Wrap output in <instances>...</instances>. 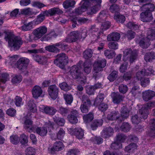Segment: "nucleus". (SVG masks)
Instances as JSON below:
<instances>
[{"mask_svg":"<svg viewBox=\"0 0 155 155\" xmlns=\"http://www.w3.org/2000/svg\"><path fill=\"white\" fill-rule=\"evenodd\" d=\"M78 115V113L77 110H72L71 113L68 116V120L71 123L75 124L78 122L77 117Z\"/></svg>","mask_w":155,"mask_h":155,"instance_id":"nucleus-17","label":"nucleus"},{"mask_svg":"<svg viewBox=\"0 0 155 155\" xmlns=\"http://www.w3.org/2000/svg\"><path fill=\"white\" fill-rule=\"evenodd\" d=\"M155 8V6L153 4L148 3L143 4L142 6H140V11H143L151 12L154 11Z\"/></svg>","mask_w":155,"mask_h":155,"instance_id":"nucleus-20","label":"nucleus"},{"mask_svg":"<svg viewBox=\"0 0 155 155\" xmlns=\"http://www.w3.org/2000/svg\"><path fill=\"white\" fill-rule=\"evenodd\" d=\"M107 16V12L105 11H101L97 17V20L99 22H102L105 21Z\"/></svg>","mask_w":155,"mask_h":155,"instance_id":"nucleus-38","label":"nucleus"},{"mask_svg":"<svg viewBox=\"0 0 155 155\" xmlns=\"http://www.w3.org/2000/svg\"><path fill=\"white\" fill-rule=\"evenodd\" d=\"M94 3V5L91 7L90 8L91 14L95 13L101 8V3L97 2Z\"/></svg>","mask_w":155,"mask_h":155,"instance_id":"nucleus-36","label":"nucleus"},{"mask_svg":"<svg viewBox=\"0 0 155 155\" xmlns=\"http://www.w3.org/2000/svg\"><path fill=\"white\" fill-rule=\"evenodd\" d=\"M25 153L26 155H35V150L33 148L29 147L26 149Z\"/></svg>","mask_w":155,"mask_h":155,"instance_id":"nucleus-63","label":"nucleus"},{"mask_svg":"<svg viewBox=\"0 0 155 155\" xmlns=\"http://www.w3.org/2000/svg\"><path fill=\"white\" fill-rule=\"evenodd\" d=\"M28 108L31 112L34 113L36 111V106L33 101H28Z\"/></svg>","mask_w":155,"mask_h":155,"instance_id":"nucleus-41","label":"nucleus"},{"mask_svg":"<svg viewBox=\"0 0 155 155\" xmlns=\"http://www.w3.org/2000/svg\"><path fill=\"white\" fill-rule=\"evenodd\" d=\"M31 92L33 97L37 99L41 96L43 91L40 87L36 85L33 87Z\"/></svg>","mask_w":155,"mask_h":155,"instance_id":"nucleus-21","label":"nucleus"},{"mask_svg":"<svg viewBox=\"0 0 155 155\" xmlns=\"http://www.w3.org/2000/svg\"><path fill=\"white\" fill-rule=\"evenodd\" d=\"M121 130L125 132L129 131L131 129L130 124L128 123H123L120 127Z\"/></svg>","mask_w":155,"mask_h":155,"instance_id":"nucleus-47","label":"nucleus"},{"mask_svg":"<svg viewBox=\"0 0 155 155\" xmlns=\"http://www.w3.org/2000/svg\"><path fill=\"white\" fill-rule=\"evenodd\" d=\"M5 39L8 42L9 46L15 50H18L23 44L20 37L15 36L11 32L6 33Z\"/></svg>","mask_w":155,"mask_h":155,"instance_id":"nucleus-1","label":"nucleus"},{"mask_svg":"<svg viewBox=\"0 0 155 155\" xmlns=\"http://www.w3.org/2000/svg\"><path fill=\"white\" fill-rule=\"evenodd\" d=\"M72 134L75 136L78 139H82L84 136V131L81 128H75L72 130Z\"/></svg>","mask_w":155,"mask_h":155,"instance_id":"nucleus-26","label":"nucleus"},{"mask_svg":"<svg viewBox=\"0 0 155 155\" xmlns=\"http://www.w3.org/2000/svg\"><path fill=\"white\" fill-rule=\"evenodd\" d=\"M65 134V132L62 128H60L57 134V138L61 140L62 139Z\"/></svg>","mask_w":155,"mask_h":155,"instance_id":"nucleus-58","label":"nucleus"},{"mask_svg":"<svg viewBox=\"0 0 155 155\" xmlns=\"http://www.w3.org/2000/svg\"><path fill=\"white\" fill-rule=\"evenodd\" d=\"M68 62V57L64 53H61L58 54L56 58L54 61V63L62 69H64L65 65Z\"/></svg>","mask_w":155,"mask_h":155,"instance_id":"nucleus-5","label":"nucleus"},{"mask_svg":"<svg viewBox=\"0 0 155 155\" xmlns=\"http://www.w3.org/2000/svg\"><path fill=\"white\" fill-rule=\"evenodd\" d=\"M147 37L151 40L155 39V30L149 29L147 31Z\"/></svg>","mask_w":155,"mask_h":155,"instance_id":"nucleus-51","label":"nucleus"},{"mask_svg":"<svg viewBox=\"0 0 155 155\" xmlns=\"http://www.w3.org/2000/svg\"><path fill=\"white\" fill-rule=\"evenodd\" d=\"M104 54L108 58H112L115 55L114 51L110 50H105Z\"/></svg>","mask_w":155,"mask_h":155,"instance_id":"nucleus-49","label":"nucleus"},{"mask_svg":"<svg viewBox=\"0 0 155 155\" xmlns=\"http://www.w3.org/2000/svg\"><path fill=\"white\" fill-rule=\"evenodd\" d=\"M106 61L104 58H102L95 61L93 65V77L95 79L99 78L101 76V73L99 72L102 71L103 68L106 65Z\"/></svg>","mask_w":155,"mask_h":155,"instance_id":"nucleus-3","label":"nucleus"},{"mask_svg":"<svg viewBox=\"0 0 155 155\" xmlns=\"http://www.w3.org/2000/svg\"><path fill=\"white\" fill-rule=\"evenodd\" d=\"M10 139L11 142L13 144H16L19 142V138L17 135H12Z\"/></svg>","mask_w":155,"mask_h":155,"instance_id":"nucleus-56","label":"nucleus"},{"mask_svg":"<svg viewBox=\"0 0 155 155\" xmlns=\"http://www.w3.org/2000/svg\"><path fill=\"white\" fill-rule=\"evenodd\" d=\"M139 74L137 72H136L135 75L134 77V81L135 82L137 81H140V84L141 86L144 87H145L148 85L150 83V81L149 78H143L144 76H140V77Z\"/></svg>","mask_w":155,"mask_h":155,"instance_id":"nucleus-9","label":"nucleus"},{"mask_svg":"<svg viewBox=\"0 0 155 155\" xmlns=\"http://www.w3.org/2000/svg\"><path fill=\"white\" fill-rule=\"evenodd\" d=\"M107 118L109 120H116L119 123H120L119 113L117 111H113L111 112L107 115Z\"/></svg>","mask_w":155,"mask_h":155,"instance_id":"nucleus-24","label":"nucleus"},{"mask_svg":"<svg viewBox=\"0 0 155 155\" xmlns=\"http://www.w3.org/2000/svg\"><path fill=\"white\" fill-rule=\"evenodd\" d=\"M71 76L74 79H76L82 74L78 67L76 65L72 66L69 71Z\"/></svg>","mask_w":155,"mask_h":155,"instance_id":"nucleus-16","label":"nucleus"},{"mask_svg":"<svg viewBox=\"0 0 155 155\" xmlns=\"http://www.w3.org/2000/svg\"><path fill=\"white\" fill-rule=\"evenodd\" d=\"M154 71L153 66H150L147 69L145 68L140 69L136 72L139 73L138 74L140 77V76H150L153 74Z\"/></svg>","mask_w":155,"mask_h":155,"instance_id":"nucleus-13","label":"nucleus"},{"mask_svg":"<svg viewBox=\"0 0 155 155\" xmlns=\"http://www.w3.org/2000/svg\"><path fill=\"white\" fill-rule=\"evenodd\" d=\"M144 58L147 62L152 61L153 60L155 59V53L151 52L146 53Z\"/></svg>","mask_w":155,"mask_h":155,"instance_id":"nucleus-32","label":"nucleus"},{"mask_svg":"<svg viewBox=\"0 0 155 155\" xmlns=\"http://www.w3.org/2000/svg\"><path fill=\"white\" fill-rule=\"evenodd\" d=\"M15 103L16 105L18 107H20L23 104L22 99L21 97L17 96L14 99Z\"/></svg>","mask_w":155,"mask_h":155,"instance_id":"nucleus-59","label":"nucleus"},{"mask_svg":"<svg viewBox=\"0 0 155 155\" xmlns=\"http://www.w3.org/2000/svg\"><path fill=\"white\" fill-rule=\"evenodd\" d=\"M116 141L120 143L124 142L127 138V137L124 134L119 133L116 136Z\"/></svg>","mask_w":155,"mask_h":155,"instance_id":"nucleus-45","label":"nucleus"},{"mask_svg":"<svg viewBox=\"0 0 155 155\" xmlns=\"http://www.w3.org/2000/svg\"><path fill=\"white\" fill-rule=\"evenodd\" d=\"M113 133V129L111 127H108L104 128L101 132V134L102 137L107 138L111 136Z\"/></svg>","mask_w":155,"mask_h":155,"instance_id":"nucleus-23","label":"nucleus"},{"mask_svg":"<svg viewBox=\"0 0 155 155\" xmlns=\"http://www.w3.org/2000/svg\"><path fill=\"white\" fill-rule=\"evenodd\" d=\"M75 1L71 0H67L65 1L63 4V5L65 8L67 9L70 7H72L75 4Z\"/></svg>","mask_w":155,"mask_h":155,"instance_id":"nucleus-40","label":"nucleus"},{"mask_svg":"<svg viewBox=\"0 0 155 155\" xmlns=\"http://www.w3.org/2000/svg\"><path fill=\"white\" fill-rule=\"evenodd\" d=\"M90 31L92 32L93 35H95V37L96 38V39L94 41H96L97 39H99V36L100 35L103 34L102 32L100 31L97 33V32L99 31V29L97 28L96 27L95 25H93L91 26V27L90 30Z\"/></svg>","mask_w":155,"mask_h":155,"instance_id":"nucleus-29","label":"nucleus"},{"mask_svg":"<svg viewBox=\"0 0 155 155\" xmlns=\"http://www.w3.org/2000/svg\"><path fill=\"white\" fill-rule=\"evenodd\" d=\"M113 102L114 104H118L123 101L124 98V96L120 94L118 92H113L111 95Z\"/></svg>","mask_w":155,"mask_h":155,"instance_id":"nucleus-18","label":"nucleus"},{"mask_svg":"<svg viewBox=\"0 0 155 155\" xmlns=\"http://www.w3.org/2000/svg\"><path fill=\"white\" fill-rule=\"evenodd\" d=\"M93 118V114L91 113H89L88 114L84 115L83 117L84 121L86 124L91 121Z\"/></svg>","mask_w":155,"mask_h":155,"instance_id":"nucleus-46","label":"nucleus"},{"mask_svg":"<svg viewBox=\"0 0 155 155\" xmlns=\"http://www.w3.org/2000/svg\"><path fill=\"white\" fill-rule=\"evenodd\" d=\"M114 18L118 23H123L125 20V16L119 14H115Z\"/></svg>","mask_w":155,"mask_h":155,"instance_id":"nucleus-37","label":"nucleus"},{"mask_svg":"<svg viewBox=\"0 0 155 155\" xmlns=\"http://www.w3.org/2000/svg\"><path fill=\"white\" fill-rule=\"evenodd\" d=\"M129 112L130 110L126 106H123L121 108L120 115H119L120 122H121L128 117Z\"/></svg>","mask_w":155,"mask_h":155,"instance_id":"nucleus-11","label":"nucleus"},{"mask_svg":"<svg viewBox=\"0 0 155 155\" xmlns=\"http://www.w3.org/2000/svg\"><path fill=\"white\" fill-rule=\"evenodd\" d=\"M43 111L46 114L53 115L56 112L57 110L53 107L46 106L44 107Z\"/></svg>","mask_w":155,"mask_h":155,"instance_id":"nucleus-30","label":"nucleus"},{"mask_svg":"<svg viewBox=\"0 0 155 155\" xmlns=\"http://www.w3.org/2000/svg\"><path fill=\"white\" fill-rule=\"evenodd\" d=\"M29 62V60L28 58H23L19 59L17 63V68L26 76L28 74L27 67Z\"/></svg>","mask_w":155,"mask_h":155,"instance_id":"nucleus-6","label":"nucleus"},{"mask_svg":"<svg viewBox=\"0 0 155 155\" xmlns=\"http://www.w3.org/2000/svg\"><path fill=\"white\" fill-rule=\"evenodd\" d=\"M155 97V92L148 90L145 91L142 93V97L144 101H148Z\"/></svg>","mask_w":155,"mask_h":155,"instance_id":"nucleus-14","label":"nucleus"},{"mask_svg":"<svg viewBox=\"0 0 155 155\" xmlns=\"http://www.w3.org/2000/svg\"><path fill=\"white\" fill-rule=\"evenodd\" d=\"M122 146L121 143L116 141L111 144L110 147L113 150H118L122 148Z\"/></svg>","mask_w":155,"mask_h":155,"instance_id":"nucleus-54","label":"nucleus"},{"mask_svg":"<svg viewBox=\"0 0 155 155\" xmlns=\"http://www.w3.org/2000/svg\"><path fill=\"white\" fill-rule=\"evenodd\" d=\"M34 132L36 133L41 136H44L46 135L47 133V130L46 128L45 127H35Z\"/></svg>","mask_w":155,"mask_h":155,"instance_id":"nucleus-28","label":"nucleus"},{"mask_svg":"<svg viewBox=\"0 0 155 155\" xmlns=\"http://www.w3.org/2000/svg\"><path fill=\"white\" fill-rule=\"evenodd\" d=\"M64 147V144L61 141L56 142L54 143L53 147L50 149L49 151L52 153L55 151H59L62 150Z\"/></svg>","mask_w":155,"mask_h":155,"instance_id":"nucleus-22","label":"nucleus"},{"mask_svg":"<svg viewBox=\"0 0 155 155\" xmlns=\"http://www.w3.org/2000/svg\"><path fill=\"white\" fill-rule=\"evenodd\" d=\"M120 34L117 32H113L109 35L107 39L108 41H117L120 39Z\"/></svg>","mask_w":155,"mask_h":155,"instance_id":"nucleus-27","label":"nucleus"},{"mask_svg":"<svg viewBox=\"0 0 155 155\" xmlns=\"http://www.w3.org/2000/svg\"><path fill=\"white\" fill-rule=\"evenodd\" d=\"M90 105L82 104L80 106V109L83 113H87L88 111L89 107Z\"/></svg>","mask_w":155,"mask_h":155,"instance_id":"nucleus-62","label":"nucleus"},{"mask_svg":"<svg viewBox=\"0 0 155 155\" xmlns=\"http://www.w3.org/2000/svg\"><path fill=\"white\" fill-rule=\"evenodd\" d=\"M140 20L143 22H149L153 20V17L151 12L144 11L140 13Z\"/></svg>","mask_w":155,"mask_h":155,"instance_id":"nucleus-15","label":"nucleus"},{"mask_svg":"<svg viewBox=\"0 0 155 155\" xmlns=\"http://www.w3.org/2000/svg\"><path fill=\"white\" fill-rule=\"evenodd\" d=\"M67 45H65L62 42H60L56 43L52 45H49L45 47L46 50L50 52L57 53L59 52L60 50L57 47L61 48L62 50H64L67 47Z\"/></svg>","mask_w":155,"mask_h":155,"instance_id":"nucleus-8","label":"nucleus"},{"mask_svg":"<svg viewBox=\"0 0 155 155\" xmlns=\"http://www.w3.org/2000/svg\"><path fill=\"white\" fill-rule=\"evenodd\" d=\"M32 124V120L30 119H26L24 122V128L29 132H34L35 127L33 126Z\"/></svg>","mask_w":155,"mask_h":155,"instance_id":"nucleus-19","label":"nucleus"},{"mask_svg":"<svg viewBox=\"0 0 155 155\" xmlns=\"http://www.w3.org/2000/svg\"><path fill=\"white\" fill-rule=\"evenodd\" d=\"M93 54V52L91 49H88L86 50L83 53L84 57L86 59H88L91 58Z\"/></svg>","mask_w":155,"mask_h":155,"instance_id":"nucleus-48","label":"nucleus"},{"mask_svg":"<svg viewBox=\"0 0 155 155\" xmlns=\"http://www.w3.org/2000/svg\"><path fill=\"white\" fill-rule=\"evenodd\" d=\"M147 37L143 38L140 39L139 40V45L143 48H147L150 45V40H151L147 37Z\"/></svg>","mask_w":155,"mask_h":155,"instance_id":"nucleus-25","label":"nucleus"},{"mask_svg":"<svg viewBox=\"0 0 155 155\" xmlns=\"http://www.w3.org/2000/svg\"><path fill=\"white\" fill-rule=\"evenodd\" d=\"M59 112L63 116H65L69 112L70 110L68 108L61 107L59 108Z\"/></svg>","mask_w":155,"mask_h":155,"instance_id":"nucleus-57","label":"nucleus"},{"mask_svg":"<svg viewBox=\"0 0 155 155\" xmlns=\"http://www.w3.org/2000/svg\"><path fill=\"white\" fill-rule=\"evenodd\" d=\"M137 145L136 144L132 143L125 147L124 150L125 151L130 153L133 152L134 150L137 149Z\"/></svg>","mask_w":155,"mask_h":155,"instance_id":"nucleus-35","label":"nucleus"},{"mask_svg":"<svg viewBox=\"0 0 155 155\" xmlns=\"http://www.w3.org/2000/svg\"><path fill=\"white\" fill-rule=\"evenodd\" d=\"M9 79V75L6 73H3L2 74L1 78V81L3 83H5Z\"/></svg>","mask_w":155,"mask_h":155,"instance_id":"nucleus-64","label":"nucleus"},{"mask_svg":"<svg viewBox=\"0 0 155 155\" xmlns=\"http://www.w3.org/2000/svg\"><path fill=\"white\" fill-rule=\"evenodd\" d=\"M128 87L126 85L121 84L119 86V90L120 92L125 94L128 90Z\"/></svg>","mask_w":155,"mask_h":155,"instance_id":"nucleus-60","label":"nucleus"},{"mask_svg":"<svg viewBox=\"0 0 155 155\" xmlns=\"http://www.w3.org/2000/svg\"><path fill=\"white\" fill-rule=\"evenodd\" d=\"M33 59L39 64H43L45 63L47 61L46 58L39 56L36 54L33 55Z\"/></svg>","mask_w":155,"mask_h":155,"instance_id":"nucleus-31","label":"nucleus"},{"mask_svg":"<svg viewBox=\"0 0 155 155\" xmlns=\"http://www.w3.org/2000/svg\"><path fill=\"white\" fill-rule=\"evenodd\" d=\"M103 123V120L101 119L95 120L91 124V128L93 130H95L98 126L101 125Z\"/></svg>","mask_w":155,"mask_h":155,"instance_id":"nucleus-39","label":"nucleus"},{"mask_svg":"<svg viewBox=\"0 0 155 155\" xmlns=\"http://www.w3.org/2000/svg\"><path fill=\"white\" fill-rule=\"evenodd\" d=\"M87 31L84 30L80 32L78 31L71 32L65 39L66 42L69 43L75 42L81 38H84L87 35Z\"/></svg>","mask_w":155,"mask_h":155,"instance_id":"nucleus-4","label":"nucleus"},{"mask_svg":"<svg viewBox=\"0 0 155 155\" xmlns=\"http://www.w3.org/2000/svg\"><path fill=\"white\" fill-rule=\"evenodd\" d=\"M64 99L67 104H70L73 100V97L72 95L68 94H64Z\"/></svg>","mask_w":155,"mask_h":155,"instance_id":"nucleus-53","label":"nucleus"},{"mask_svg":"<svg viewBox=\"0 0 155 155\" xmlns=\"http://www.w3.org/2000/svg\"><path fill=\"white\" fill-rule=\"evenodd\" d=\"M124 55L123 57V60L124 61L127 60V58H126L128 56L130 55L132 53L134 52V51H132V50L130 48H127L125 50L123 51Z\"/></svg>","mask_w":155,"mask_h":155,"instance_id":"nucleus-52","label":"nucleus"},{"mask_svg":"<svg viewBox=\"0 0 155 155\" xmlns=\"http://www.w3.org/2000/svg\"><path fill=\"white\" fill-rule=\"evenodd\" d=\"M81 99L83 102L82 104L90 105L91 102L88 96L85 94L83 95Z\"/></svg>","mask_w":155,"mask_h":155,"instance_id":"nucleus-50","label":"nucleus"},{"mask_svg":"<svg viewBox=\"0 0 155 155\" xmlns=\"http://www.w3.org/2000/svg\"><path fill=\"white\" fill-rule=\"evenodd\" d=\"M22 80V77L20 75H16L13 77L12 80V82L14 84L20 83Z\"/></svg>","mask_w":155,"mask_h":155,"instance_id":"nucleus-55","label":"nucleus"},{"mask_svg":"<svg viewBox=\"0 0 155 155\" xmlns=\"http://www.w3.org/2000/svg\"><path fill=\"white\" fill-rule=\"evenodd\" d=\"M28 136L24 134H22L19 138V141L22 144L25 145L28 142Z\"/></svg>","mask_w":155,"mask_h":155,"instance_id":"nucleus-42","label":"nucleus"},{"mask_svg":"<svg viewBox=\"0 0 155 155\" xmlns=\"http://www.w3.org/2000/svg\"><path fill=\"white\" fill-rule=\"evenodd\" d=\"M33 25L32 22L24 24L21 27V30L24 31L31 30L33 28Z\"/></svg>","mask_w":155,"mask_h":155,"instance_id":"nucleus-43","label":"nucleus"},{"mask_svg":"<svg viewBox=\"0 0 155 155\" xmlns=\"http://www.w3.org/2000/svg\"><path fill=\"white\" fill-rule=\"evenodd\" d=\"M155 105V103L150 102L143 105L139 111V113L140 114V118L144 119H146L149 114V110L154 107Z\"/></svg>","mask_w":155,"mask_h":155,"instance_id":"nucleus-7","label":"nucleus"},{"mask_svg":"<svg viewBox=\"0 0 155 155\" xmlns=\"http://www.w3.org/2000/svg\"><path fill=\"white\" fill-rule=\"evenodd\" d=\"M48 92L49 95L53 100L55 99L58 96V88L55 85H50L48 88Z\"/></svg>","mask_w":155,"mask_h":155,"instance_id":"nucleus-10","label":"nucleus"},{"mask_svg":"<svg viewBox=\"0 0 155 155\" xmlns=\"http://www.w3.org/2000/svg\"><path fill=\"white\" fill-rule=\"evenodd\" d=\"M92 66L89 62H85L83 64V71L86 74H88L91 71Z\"/></svg>","mask_w":155,"mask_h":155,"instance_id":"nucleus-33","label":"nucleus"},{"mask_svg":"<svg viewBox=\"0 0 155 155\" xmlns=\"http://www.w3.org/2000/svg\"><path fill=\"white\" fill-rule=\"evenodd\" d=\"M54 121L58 125L60 126H63L65 123V120L63 118L56 117L54 120Z\"/></svg>","mask_w":155,"mask_h":155,"instance_id":"nucleus-61","label":"nucleus"},{"mask_svg":"<svg viewBox=\"0 0 155 155\" xmlns=\"http://www.w3.org/2000/svg\"><path fill=\"white\" fill-rule=\"evenodd\" d=\"M63 13V12L58 8H54L41 13L37 16L34 21L35 24L38 25L41 23L44 20L45 16H51L56 14L60 15L62 14Z\"/></svg>","mask_w":155,"mask_h":155,"instance_id":"nucleus-2","label":"nucleus"},{"mask_svg":"<svg viewBox=\"0 0 155 155\" xmlns=\"http://www.w3.org/2000/svg\"><path fill=\"white\" fill-rule=\"evenodd\" d=\"M47 31V28L45 26H43L35 29L33 33L36 37L40 38L45 34Z\"/></svg>","mask_w":155,"mask_h":155,"instance_id":"nucleus-12","label":"nucleus"},{"mask_svg":"<svg viewBox=\"0 0 155 155\" xmlns=\"http://www.w3.org/2000/svg\"><path fill=\"white\" fill-rule=\"evenodd\" d=\"M118 72L116 71H113L108 76L107 79L110 82L113 81L117 78Z\"/></svg>","mask_w":155,"mask_h":155,"instance_id":"nucleus-44","label":"nucleus"},{"mask_svg":"<svg viewBox=\"0 0 155 155\" xmlns=\"http://www.w3.org/2000/svg\"><path fill=\"white\" fill-rule=\"evenodd\" d=\"M150 124L151 130L149 135L151 137L155 136V120L154 119L150 120Z\"/></svg>","mask_w":155,"mask_h":155,"instance_id":"nucleus-34","label":"nucleus"}]
</instances>
